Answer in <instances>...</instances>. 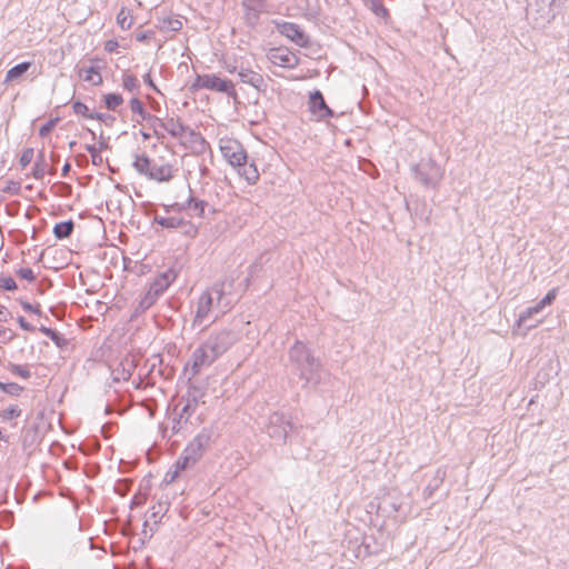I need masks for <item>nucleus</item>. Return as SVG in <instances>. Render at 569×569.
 Listing matches in <instances>:
<instances>
[{"label": "nucleus", "instance_id": "nucleus-56", "mask_svg": "<svg viewBox=\"0 0 569 569\" xmlns=\"http://www.w3.org/2000/svg\"><path fill=\"white\" fill-rule=\"evenodd\" d=\"M142 78H143V82H144L148 87H150L151 89H153V90H154V91H157V92L159 91V90H158V88H157V86L154 84V82H153V80H152V78H151V76H150V73H149V72H148V73H146Z\"/></svg>", "mask_w": 569, "mask_h": 569}, {"label": "nucleus", "instance_id": "nucleus-14", "mask_svg": "<svg viewBox=\"0 0 569 569\" xmlns=\"http://www.w3.org/2000/svg\"><path fill=\"white\" fill-rule=\"evenodd\" d=\"M228 71L230 73L237 72L242 83L251 86L259 92H266L268 88L267 82L264 81L262 74L251 70L250 68H244L243 66H240L233 67L232 69H228Z\"/></svg>", "mask_w": 569, "mask_h": 569}, {"label": "nucleus", "instance_id": "nucleus-10", "mask_svg": "<svg viewBox=\"0 0 569 569\" xmlns=\"http://www.w3.org/2000/svg\"><path fill=\"white\" fill-rule=\"evenodd\" d=\"M267 0H241L242 18L250 28H256L262 13L267 12Z\"/></svg>", "mask_w": 569, "mask_h": 569}, {"label": "nucleus", "instance_id": "nucleus-62", "mask_svg": "<svg viewBox=\"0 0 569 569\" xmlns=\"http://www.w3.org/2000/svg\"><path fill=\"white\" fill-rule=\"evenodd\" d=\"M50 159L52 162H57L59 160V156L56 153H51Z\"/></svg>", "mask_w": 569, "mask_h": 569}, {"label": "nucleus", "instance_id": "nucleus-28", "mask_svg": "<svg viewBox=\"0 0 569 569\" xmlns=\"http://www.w3.org/2000/svg\"><path fill=\"white\" fill-rule=\"evenodd\" d=\"M47 171L48 163L46 161L44 152L40 150L32 168V177L37 180H40L44 177Z\"/></svg>", "mask_w": 569, "mask_h": 569}, {"label": "nucleus", "instance_id": "nucleus-9", "mask_svg": "<svg viewBox=\"0 0 569 569\" xmlns=\"http://www.w3.org/2000/svg\"><path fill=\"white\" fill-rule=\"evenodd\" d=\"M557 295H558V288H552L551 290H549L547 292V295L539 301L537 302L535 306L532 307H529L527 309H525L523 311H521L519 313V317H518V325L519 326H526L527 329H531V328H535L536 326H538L541 320L537 321L536 323H532V325H528V321L537 313H539L543 308H546L547 306H550L557 298Z\"/></svg>", "mask_w": 569, "mask_h": 569}, {"label": "nucleus", "instance_id": "nucleus-48", "mask_svg": "<svg viewBox=\"0 0 569 569\" xmlns=\"http://www.w3.org/2000/svg\"><path fill=\"white\" fill-rule=\"evenodd\" d=\"M91 119L99 120L100 122H102L107 126L112 124L113 121L116 120V118L113 116H111L109 113H101V112H93Z\"/></svg>", "mask_w": 569, "mask_h": 569}, {"label": "nucleus", "instance_id": "nucleus-27", "mask_svg": "<svg viewBox=\"0 0 569 569\" xmlns=\"http://www.w3.org/2000/svg\"><path fill=\"white\" fill-rule=\"evenodd\" d=\"M153 221L166 229H179L182 224L183 218L178 216L161 217L157 214L154 216Z\"/></svg>", "mask_w": 569, "mask_h": 569}, {"label": "nucleus", "instance_id": "nucleus-32", "mask_svg": "<svg viewBox=\"0 0 569 569\" xmlns=\"http://www.w3.org/2000/svg\"><path fill=\"white\" fill-rule=\"evenodd\" d=\"M148 123V126L152 129L153 131V134L158 138V139H162L164 136H163V131H164V119H161L157 116H153L151 114L148 120L146 121Z\"/></svg>", "mask_w": 569, "mask_h": 569}, {"label": "nucleus", "instance_id": "nucleus-39", "mask_svg": "<svg viewBox=\"0 0 569 569\" xmlns=\"http://www.w3.org/2000/svg\"><path fill=\"white\" fill-rule=\"evenodd\" d=\"M179 229L184 236L190 238H194L199 232L198 226L191 222L190 220L186 219H183L182 224Z\"/></svg>", "mask_w": 569, "mask_h": 569}, {"label": "nucleus", "instance_id": "nucleus-2", "mask_svg": "<svg viewBox=\"0 0 569 569\" xmlns=\"http://www.w3.org/2000/svg\"><path fill=\"white\" fill-rule=\"evenodd\" d=\"M238 341V333L231 329L213 331L191 355L184 367L190 372L189 379L196 377L203 368L210 367Z\"/></svg>", "mask_w": 569, "mask_h": 569}, {"label": "nucleus", "instance_id": "nucleus-11", "mask_svg": "<svg viewBox=\"0 0 569 569\" xmlns=\"http://www.w3.org/2000/svg\"><path fill=\"white\" fill-rule=\"evenodd\" d=\"M267 59L277 67L295 69L300 58L287 47L271 48L267 52Z\"/></svg>", "mask_w": 569, "mask_h": 569}, {"label": "nucleus", "instance_id": "nucleus-59", "mask_svg": "<svg viewBox=\"0 0 569 569\" xmlns=\"http://www.w3.org/2000/svg\"><path fill=\"white\" fill-rule=\"evenodd\" d=\"M9 316H10V312L3 306H0V321H2V322L8 321Z\"/></svg>", "mask_w": 569, "mask_h": 569}, {"label": "nucleus", "instance_id": "nucleus-17", "mask_svg": "<svg viewBox=\"0 0 569 569\" xmlns=\"http://www.w3.org/2000/svg\"><path fill=\"white\" fill-rule=\"evenodd\" d=\"M202 397L203 393L196 387L189 388L187 393L182 396L181 401L184 402V405L180 413L181 417H186V421H188L190 417L196 412Z\"/></svg>", "mask_w": 569, "mask_h": 569}, {"label": "nucleus", "instance_id": "nucleus-34", "mask_svg": "<svg viewBox=\"0 0 569 569\" xmlns=\"http://www.w3.org/2000/svg\"><path fill=\"white\" fill-rule=\"evenodd\" d=\"M196 463L197 460L191 455L187 453L186 449H183L181 456L177 459L173 467L182 471Z\"/></svg>", "mask_w": 569, "mask_h": 569}, {"label": "nucleus", "instance_id": "nucleus-22", "mask_svg": "<svg viewBox=\"0 0 569 569\" xmlns=\"http://www.w3.org/2000/svg\"><path fill=\"white\" fill-rule=\"evenodd\" d=\"M447 476V470L445 467H439L436 470L435 476L429 481V483L425 487L422 495L425 499H429L433 496V493L439 489L442 485Z\"/></svg>", "mask_w": 569, "mask_h": 569}, {"label": "nucleus", "instance_id": "nucleus-55", "mask_svg": "<svg viewBox=\"0 0 569 569\" xmlns=\"http://www.w3.org/2000/svg\"><path fill=\"white\" fill-rule=\"evenodd\" d=\"M118 47H119L118 41H117V40H113V39L108 40V41H106V43H104V50H106L107 52H109V53H111V52L116 51Z\"/></svg>", "mask_w": 569, "mask_h": 569}, {"label": "nucleus", "instance_id": "nucleus-49", "mask_svg": "<svg viewBox=\"0 0 569 569\" xmlns=\"http://www.w3.org/2000/svg\"><path fill=\"white\" fill-rule=\"evenodd\" d=\"M86 150L90 153L93 164H100L102 162L99 150L93 144H87Z\"/></svg>", "mask_w": 569, "mask_h": 569}, {"label": "nucleus", "instance_id": "nucleus-29", "mask_svg": "<svg viewBox=\"0 0 569 569\" xmlns=\"http://www.w3.org/2000/svg\"><path fill=\"white\" fill-rule=\"evenodd\" d=\"M31 67V62L30 61H23V62H20L16 66H13L12 68H10L6 74V81H13L20 77H22L28 70L29 68Z\"/></svg>", "mask_w": 569, "mask_h": 569}, {"label": "nucleus", "instance_id": "nucleus-1", "mask_svg": "<svg viewBox=\"0 0 569 569\" xmlns=\"http://www.w3.org/2000/svg\"><path fill=\"white\" fill-rule=\"evenodd\" d=\"M232 287L233 279L226 278L214 282L199 296L192 319L193 328H208L232 308Z\"/></svg>", "mask_w": 569, "mask_h": 569}, {"label": "nucleus", "instance_id": "nucleus-61", "mask_svg": "<svg viewBox=\"0 0 569 569\" xmlns=\"http://www.w3.org/2000/svg\"><path fill=\"white\" fill-rule=\"evenodd\" d=\"M141 136L144 140H149L151 138V134L146 131H141Z\"/></svg>", "mask_w": 569, "mask_h": 569}, {"label": "nucleus", "instance_id": "nucleus-36", "mask_svg": "<svg viewBox=\"0 0 569 569\" xmlns=\"http://www.w3.org/2000/svg\"><path fill=\"white\" fill-rule=\"evenodd\" d=\"M122 87L129 92H137L140 88V83L133 74L124 73L122 76Z\"/></svg>", "mask_w": 569, "mask_h": 569}, {"label": "nucleus", "instance_id": "nucleus-20", "mask_svg": "<svg viewBox=\"0 0 569 569\" xmlns=\"http://www.w3.org/2000/svg\"><path fill=\"white\" fill-rule=\"evenodd\" d=\"M234 169H237L238 174L242 177L248 184H256L258 182L260 174L253 161L248 162V160H246L243 164L237 166Z\"/></svg>", "mask_w": 569, "mask_h": 569}, {"label": "nucleus", "instance_id": "nucleus-54", "mask_svg": "<svg viewBox=\"0 0 569 569\" xmlns=\"http://www.w3.org/2000/svg\"><path fill=\"white\" fill-rule=\"evenodd\" d=\"M20 190V183L14 181H9L8 186L4 188L6 192L17 194Z\"/></svg>", "mask_w": 569, "mask_h": 569}, {"label": "nucleus", "instance_id": "nucleus-7", "mask_svg": "<svg viewBox=\"0 0 569 569\" xmlns=\"http://www.w3.org/2000/svg\"><path fill=\"white\" fill-rule=\"evenodd\" d=\"M296 426L283 413L273 412L269 416L267 432L274 441L286 443L290 432H293Z\"/></svg>", "mask_w": 569, "mask_h": 569}, {"label": "nucleus", "instance_id": "nucleus-4", "mask_svg": "<svg viewBox=\"0 0 569 569\" xmlns=\"http://www.w3.org/2000/svg\"><path fill=\"white\" fill-rule=\"evenodd\" d=\"M132 166L139 174L160 183L173 178V167L169 162L151 159L144 153L136 154Z\"/></svg>", "mask_w": 569, "mask_h": 569}, {"label": "nucleus", "instance_id": "nucleus-8", "mask_svg": "<svg viewBox=\"0 0 569 569\" xmlns=\"http://www.w3.org/2000/svg\"><path fill=\"white\" fill-rule=\"evenodd\" d=\"M220 151L227 162L236 168L248 160V154L243 146L236 139H221Z\"/></svg>", "mask_w": 569, "mask_h": 569}, {"label": "nucleus", "instance_id": "nucleus-16", "mask_svg": "<svg viewBox=\"0 0 569 569\" xmlns=\"http://www.w3.org/2000/svg\"><path fill=\"white\" fill-rule=\"evenodd\" d=\"M180 143L190 149L194 153H203L208 148V143L202 134L188 126Z\"/></svg>", "mask_w": 569, "mask_h": 569}, {"label": "nucleus", "instance_id": "nucleus-52", "mask_svg": "<svg viewBox=\"0 0 569 569\" xmlns=\"http://www.w3.org/2000/svg\"><path fill=\"white\" fill-rule=\"evenodd\" d=\"M169 509V503L168 502H159L158 506H153L152 507V513H151V517L152 518H156L158 516H160L161 513H166Z\"/></svg>", "mask_w": 569, "mask_h": 569}, {"label": "nucleus", "instance_id": "nucleus-38", "mask_svg": "<svg viewBox=\"0 0 569 569\" xmlns=\"http://www.w3.org/2000/svg\"><path fill=\"white\" fill-rule=\"evenodd\" d=\"M0 390H2L4 393H8L10 396H16L18 397L22 390H23V387H21L20 385L16 383V382H1L0 381Z\"/></svg>", "mask_w": 569, "mask_h": 569}, {"label": "nucleus", "instance_id": "nucleus-12", "mask_svg": "<svg viewBox=\"0 0 569 569\" xmlns=\"http://www.w3.org/2000/svg\"><path fill=\"white\" fill-rule=\"evenodd\" d=\"M212 438L213 429L211 427H204L193 437L184 449L187 450V453L191 455L198 462L204 451L209 448Z\"/></svg>", "mask_w": 569, "mask_h": 569}, {"label": "nucleus", "instance_id": "nucleus-31", "mask_svg": "<svg viewBox=\"0 0 569 569\" xmlns=\"http://www.w3.org/2000/svg\"><path fill=\"white\" fill-rule=\"evenodd\" d=\"M159 29L166 32H177L182 29V22L179 18L167 17L159 22Z\"/></svg>", "mask_w": 569, "mask_h": 569}, {"label": "nucleus", "instance_id": "nucleus-45", "mask_svg": "<svg viewBox=\"0 0 569 569\" xmlns=\"http://www.w3.org/2000/svg\"><path fill=\"white\" fill-rule=\"evenodd\" d=\"M58 121H59V118H52L49 121H47L46 123H43L39 129V136L42 138L47 137L52 131V129L56 127Z\"/></svg>", "mask_w": 569, "mask_h": 569}, {"label": "nucleus", "instance_id": "nucleus-18", "mask_svg": "<svg viewBox=\"0 0 569 569\" xmlns=\"http://www.w3.org/2000/svg\"><path fill=\"white\" fill-rule=\"evenodd\" d=\"M178 273L174 269L169 268L154 277L149 286V290L160 297L169 286L177 279Z\"/></svg>", "mask_w": 569, "mask_h": 569}, {"label": "nucleus", "instance_id": "nucleus-50", "mask_svg": "<svg viewBox=\"0 0 569 569\" xmlns=\"http://www.w3.org/2000/svg\"><path fill=\"white\" fill-rule=\"evenodd\" d=\"M18 276L21 278V279H24L29 282H32L34 281L36 279V274L34 272L32 271V269L30 268H20L18 271H17Z\"/></svg>", "mask_w": 569, "mask_h": 569}, {"label": "nucleus", "instance_id": "nucleus-46", "mask_svg": "<svg viewBox=\"0 0 569 569\" xmlns=\"http://www.w3.org/2000/svg\"><path fill=\"white\" fill-rule=\"evenodd\" d=\"M0 289L3 291H12L17 289V283L12 277H1Z\"/></svg>", "mask_w": 569, "mask_h": 569}, {"label": "nucleus", "instance_id": "nucleus-21", "mask_svg": "<svg viewBox=\"0 0 569 569\" xmlns=\"http://www.w3.org/2000/svg\"><path fill=\"white\" fill-rule=\"evenodd\" d=\"M187 124L180 118L169 117L164 119V131L174 139H182Z\"/></svg>", "mask_w": 569, "mask_h": 569}, {"label": "nucleus", "instance_id": "nucleus-47", "mask_svg": "<svg viewBox=\"0 0 569 569\" xmlns=\"http://www.w3.org/2000/svg\"><path fill=\"white\" fill-rule=\"evenodd\" d=\"M187 422L188 421H186V417H181V413H179L178 417H174L172 419V426H171L172 435L179 433L180 430L183 428V425Z\"/></svg>", "mask_w": 569, "mask_h": 569}, {"label": "nucleus", "instance_id": "nucleus-13", "mask_svg": "<svg viewBox=\"0 0 569 569\" xmlns=\"http://www.w3.org/2000/svg\"><path fill=\"white\" fill-rule=\"evenodd\" d=\"M274 24L278 32L295 44L301 48H306L309 44V36L299 24L289 21H276Z\"/></svg>", "mask_w": 569, "mask_h": 569}, {"label": "nucleus", "instance_id": "nucleus-40", "mask_svg": "<svg viewBox=\"0 0 569 569\" xmlns=\"http://www.w3.org/2000/svg\"><path fill=\"white\" fill-rule=\"evenodd\" d=\"M131 377V370L126 369L124 367L116 368L112 371V380L113 382L128 381Z\"/></svg>", "mask_w": 569, "mask_h": 569}, {"label": "nucleus", "instance_id": "nucleus-44", "mask_svg": "<svg viewBox=\"0 0 569 569\" xmlns=\"http://www.w3.org/2000/svg\"><path fill=\"white\" fill-rule=\"evenodd\" d=\"M21 415V410L18 406H10L9 408L1 411V417L4 420H12L18 418Z\"/></svg>", "mask_w": 569, "mask_h": 569}, {"label": "nucleus", "instance_id": "nucleus-64", "mask_svg": "<svg viewBox=\"0 0 569 569\" xmlns=\"http://www.w3.org/2000/svg\"><path fill=\"white\" fill-rule=\"evenodd\" d=\"M76 146H77V141H70L69 142V148L70 149H73Z\"/></svg>", "mask_w": 569, "mask_h": 569}, {"label": "nucleus", "instance_id": "nucleus-57", "mask_svg": "<svg viewBox=\"0 0 569 569\" xmlns=\"http://www.w3.org/2000/svg\"><path fill=\"white\" fill-rule=\"evenodd\" d=\"M180 470H178L177 468H174V470H169L167 473H166V480L168 482H171L173 481L177 476L179 475Z\"/></svg>", "mask_w": 569, "mask_h": 569}, {"label": "nucleus", "instance_id": "nucleus-51", "mask_svg": "<svg viewBox=\"0 0 569 569\" xmlns=\"http://www.w3.org/2000/svg\"><path fill=\"white\" fill-rule=\"evenodd\" d=\"M20 305H21V307H22V309H23L24 311H27V312H31V313L37 315V316H39V317H41V316H42V311H41V309H40V306H39V305L33 306V305H31V303H30V302H28V301H21V302H20Z\"/></svg>", "mask_w": 569, "mask_h": 569}, {"label": "nucleus", "instance_id": "nucleus-60", "mask_svg": "<svg viewBox=\"0 0 569 569\" xmlns=\"http://www.w3.org/2000/svg\"><path fill=\"white\" fill-rule=\"evenodd\" d=\"M70 169H71L70 163H69V162H66V163L63 164V167H62V170H61V174H62V177H67V176H68V173H69V171H70Z\"/></svg>", "mask_w": 569, "mask_h": 569}, {"label": "nucleus", "instance_id": "nucleus-42", "mask_svg": "<svg viewBox=\"0 0 569 569\" xmlns=\"http://www.w3.org/2000/svg\"><path fill=\"white\" fill-rule=\"evenodd\" d=\"M9 370L11 373L17 375L23 379H29L31 377L30 370L20 365L10 363Z\"/></svg>", "mask_w": 569, "mask_h": 569}, {"label": "nucleus", "instance_id": "nucleus-19", "mask_svg": "<svg viewBox=\"0 0 569 569\" xmlns=\"http://www.w3.org/2000/svg\"><path fill=\"white\" fill-rule=\"evenodd\" d=\"M189 197L186 202L179 206V210H191L199 218L206 217V210L209 208V203L204 200H201L192 194V189L189 188Z\"/></svg>", "mask_w": 569, "mask_h": 569}, {"label": "nucleus", "instance_id": "nucleus-6", "mask_svg": "<svg viewBox=\"0 0 569 569\" xmlns=\"http://www.w3.org/2000/svg\"><path fill=\"white\" fill-rule=\"evenodd\" d=\"M192 90L207 89L210 91L222 92L228 97H236L237 92L231 80L222 79L214 73L197 74L191 84Z\"/></svg>", "mask_w": 569, "mask_h": 569}, {"label": "nucleus", "instance_id": "nucleus-33", "mask_svg": "<svg viewBox=\"0 0 569 569\" xmlns=\"http://www.w3.org/2000/svg\"><path fill=\"white\" fill-rule=\"evenodd\" d=\"M117 23L122 30H128L131 28L133 19L128 9L121 8L117 14Z\"/></svg>", "mask_w": 569, "mask_h": 569}, {"label": "nucleus", "instance_id": "nucleus-23", "mask_svg": "<svg viewBox=\"0 0 569 569\" xmlns=\"http://www.w3.org/2000/svg\"><path fill=\"white\" fill-rule=\"evenodd\" d=\"M78 74L80 79L91 83L92 86H100L102 83L100 68L97 66L82 67L79 69Z\"/></svg>", "mask_w": 569, "mask_h": 569}, {"label": "nucleus", "instance_id": "nucleus-5", "mask_svg": "<svg viewBox=\"0 0 569 569\" xmlns=\"http://www.w3.org/2000/svg\"><path fill=\"white\" fill-rule=\"evenodd\" d=\"M415 178L425 187L436 189L443 178L445 169L432 158L421 159L411 167Z\"/></svg>", "mask_w": 569, "mask_h": 569}, {"label": "nucleus", "instance_id": "nucleus-25", "mask_svg": "<svg viewBox=\"0 0 569 569\" xmlns=\"http://www.w3.org/2000/svg\"><path fill=\"white\" fill-rule=\"evenodd\" d=\"M74 229L72 220L61 221L54 224L53 234L57 239L62 240L71 236Z\"/></svg>", "mask_w": 569, "mask_h": 569}, {"label": "nucleus", "instance_id": "nucleus-15", "mask_svg": "<svg viewBox=\"0 0 569 569\" xmlns=\"http://www.w3.org/2000/svg\"><path fill=\"white\" fill-rule=\"evenodd\" d=\"M309 110L319 121L333 117L332 109L326 103L323 94L319 90L310 93Z\"/></svg>", "mask_w": 569, "mask_h": 569}, {"label": "nucleus", "instance_id": "nucleus-63", "mask_svg": "<svg viewBox=\"0 0 569 569\" xmlns=\"http://www.w3.org/2000/svg\"><path fill=\"white\" fill-rule=\"evenodd\" d=\"M47 173H49V174H54V173H56V169H54V168H49V167H48V171H47Z\"/></svg>", "mask_w": 569, "mask_h": 569}, {"label": "nucleus", "instance_id": "nucleus-43", "mask_svg": "<svg viewBox=\"0 0 569 569\" xmlns=\"http://www.w3.org/2000/svg\"><path fill=\"white\" fill-rule=\"evenodd\" d=\"M33 156H34L33 148H26L22 151L20 159H19V163H20L21 168H23V169L27 168L31 163Z\"/></svg>", "mask_w": 569, "mask_h": 569}, {"label": "nucleus", "instance_id": "nucleus-53", "mask_svg": "<svg viewBox=\"0 0 569 569\" xmlns=\"http://www.w3.org/2000/svg\"><path fill=\"white\" fill-rule=\"evenodd\" d=\"M18 323L20 326L21 329L26 330V331H36V327L30 325L23 317H18Z\"/></svg>", "mask_w": 569, "mask_h": 569}, {"label": "nucleus", "instance_id": "nucleus-26", "mask_svg": "<svg viewBox=\"0 0 569 569\" xmlns=\"http://www.w3.org/2000/svg\"><path fill=\"white\" fill-rule=\"evenodd\" d=\"M158 299H159V297L148 289L146 291V293L138 301V305L134 310V315L137 316V315L144 312L150 307H152Z\"/></svg>", "mask_w": 569, "mask_h": 569}, {"label": "nucleus", "instance_id": "nucleus-24", "mask_svg": "<svg viewBox=\"0 0 569 569\" xmlns=\"http://www.w3.org/2000/svg\"><path fill=\"white\" fill-rule=\"evenodd\" d=\"M130 109L132 111L133 114H136L137 117H134L132 120L136 122V123H141L142 121H147L148 118L151 116V113H149L143 103L141 102V100L137 97H133L131 100H130Z\"/></svg>", "mask_w": 569, "mask_h": 569}, {"label": "nucleus", "instance_id": "nucleus-30", "mask_svg": "<svg viewBox=\"0 0 569 569\" xmlns=\"http://www.w3.org/2000/svg\"><path fill=\"white\" fill-rule=\"evenodd\" d=\"M39 331L49 337L53 341V343L60 349L64 348L68 345V340L61 333L51 328L41 326L39 328Z\"/></svg>", "mask_w": 569, "mask_h": 569}, {"label": "nucleus", "instance_id": "nucleus-37", "mask_svg": "<svg viewBox=\"0 0 569 569\" xmlns=\"http://www.w3.org/2000/svg\"><path fill=\"white\" fill-rule=\"evenodd\" d=\"M369 9L377 16L386 18L388 16V9L383 6L381 0H367Z\"/></svg>", "mask_w": 569, "mask_h": 569}, {"label": "nucleus", "instance_id": "nucleus-58", "mask_svg": "<svg viewBox=\"0 0 569 569\" xmlns=\"http://www.w3.org/2000/svg\"><path fill=\"white\" fill-rule=\"evenodd\" d=\"M179 206H181V203H178V202L172 203V204H164L163 209L168 213L171 212V211H180L179 210Z\"/></svg>", "mask_w": 569, "mask_h": 569}, {"label": "nucleus", "instance_id": "nucleus-3", "mask_svg": "<svg viewBox=\"0 0 569 569\" xmlns=\"http://www.w3.org/2000/svg\"><path fill=\"white\" fill-rule=\"evenodd\" d=\"M289 365L292 371L303 381L305 388H316L323 378L321 362L312 350L302 341H296L289 349Z\"/></svg>", "mask_w": 569, "mask_h": 569}, {"label": "nucleus", "instance_id": "nucleus-35", "mask_svg": "<svg viewBox=\"0 0 569 569\" xmlns=\"http://www.w3.org/2000/svg\"><path fill=\"white\" fill-rule=\"evenodd\" d=\"M103 101L109 110H117L123 103V98L120 93H107L103 96Z\"/></svg>", "mask_w": 569, "mask_h": 569}, {"label": "nucleus", "instance_id": "nucleus-41", "mask_svg": "<svg viewBox=\"0 0 569 569\" xmlns=\"http://www.w3.org/2000/svg\"><path fill=\"white\" fill-rule=\"evenodd\" d=\"M72 109H73V112L76 114H81L83 116L84 118H88V119H91L92 118V113L89 108L87 107V104H84L83 102L81 101H74L73 104H72Z\"/></svg>", "mask_w": 569, "mask_h": 569}]
</instances>
